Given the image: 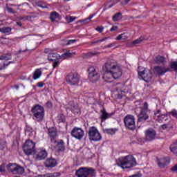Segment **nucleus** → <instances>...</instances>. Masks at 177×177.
Wrapping results in <instances>:
<instances>
[{
	"label": "nucleus",
	"mask_w": 177,
	"mask_h": 177,
	"mask_svg": "<svg viewBox=\"0 0 177 177\" xmlns=\"http://www.w3.org/2000/svg\"><path fill=\"white\" fill-rule=\"evenodd\" d=\"M153 71L155 74H157L158 75H164L165 73L171 71V68L158 66L154 68Z\"/></svg>",
	"instance_id": "nucleus-15"
},
{
	"label": "nucleus",
	"mask_w": 177,
	"mask_h": 177,
	"mask_svg": "<svg viewBox=\"0 0 177 177\" xmlns=\"http://www.w3.org/2000/svg\"><path fill=\"white\" fill-rule=\"evenodd\" d=\"M109 38H110V37H104L101 39H98V40L94 41V44H99V42H104V41H106V39H109Z\"/></svg>",
	"instance_id": "nucleus-45"
},
{
	"label": "nucleus",
	"mask_w": 177,
	"mask_h": 177,
	"mask_svg": "<svg viewBox=\"0 0 177 177\" xmlns=\"http://www.w3.org/2000/svg\"><path fill=\"white\" fill-rule=\"evenodd\" d=\"M169 162H170V160L168 158H162L158 160V167H160V168H164V167H166V165H168Z\"/></svg>",
	"instance_id": "nucleus-19"
},
{
	"label": "nucleus",
	"mask_w": 177,
	"mask_h": 177,
	"mask_svg": "<svg viewBox=\"0 0 177 177\" xmlns=\"http://www.w3.org/2000/svg\"><path fill=\"white\" fill-rule=\"evenodd\" d=\"M124 122L125 127L128 128V129H131L133 131L135 129V117L132 115H127L124 118Z\"/></svg>",
	"instance_id": "nucleus-11"
},
{
	"label": "nucleus",
	"mask_w": 177,
	"mask_h": 177,
	"mask_svg": "<svg viewBox=\"0 0 177 177\" xmlns=\"http://www.w3.org/2000/svg\"><path fill=\"white\" fill-rule=\"evenodd\" d=\"M57 147L59 151H63L66 149L63 140H60L59 142L57 143Z\"/></svg>",
	"instance_id": "nucleus-27"
},
{
	"label": "nucleus",
	"mask_w": 177,
	"mask_h": 177,
	"mask_svg": "<svg viewBox=\"0 0 177 177\" xmlns=\"http://www.w3.org/2000/svg\"><path fill=\"white\" fill-rule=\"evenodd\" d=\"M138 77H141V78L144 80L145 82H150L153 78V73H151V71L142 66H139Z\"/></svg>",
	"instance_id": "nucleus-7"
},
{
	"label": "nucleus",
	"mask_w": 177,
	"mask_h": 177,
	"mask_svg": "<svg viewBox=\"0 0 177 177\" xmlns=\"http://www.w3.org/2000/svg\"><path fill=\"white\" fill-rule=\"evenodd\" d=\"M129 1H131V0H121V3L122 5H127V3H128V2H129Z\"/></svg>",
	"instance_id": "nucleus-51"
},
{
	"label": "nucleus",
	"mask_w": 177,
	"mask_h": 177,
	"mask_svg": "<svg viewBox=\"0 0 177 177\" xmlns=\"http://www.w3.org/2000/svg\"><path fill=\"white\" fill-rule=\"evenodd\" d=\"M12 31V29L9 27H4L0 28V32H2L3 34H9Z\"/></svg>",
	"instance_id": "nucleus-30"
},
{
	"label": "nucleus",
	"mask_w": 177,
	"mask_h": 177,
	"mask_svg": "<svg viewBox=\"0 0 177 177\" xmlns=\"http://www.w3.org/2000/svg\"><path fill=\"white\" fill-rule=\"evenodd\" d=\"M59 17V14L56 12H53L50 15V19L51 21H55Z\"/></svg>",
	"instance_id": "nucleus-32"
},
{
	"label": "nucleus",
	"mask_w": 177,
	"mask_h": 177,
	"mask_svg": "<svg viewBox=\"0 0 177 177\" xmlns=\"http://www.w3.org/2000/svg\"><path fill=\"white\" fill-rule=\"evenodd\" d=\"M32 132H34V130H32V128L30 127H27L25 130V133L28 136H32Z\"/></svg>",
	"instance_id": "nucleus-31"
},
{
	"label": "nucleus",
	"mask_w": 177,
	"mask_h": 177,
	"mask_svg": "<svg viewBox=\"0 0 177 177\" xmlns=\"http://www.w3.org/2000/svg\"><path fill=\"white\" fill-rule=\"evenodd\" d=\"M170 67L172 68V70H174V71H177V61L171 62L170 64Z\"/></svg>",
	"instance_id": "nucleus-38"
},
{
	"label": "nucleus",
	"mask_w": 177,
	"mask_h": 177,
	"mask_svg": "<svg viewBox=\"0 0 177 177\" xmlns=\"http://www.w3.org/2000/svg\"><path fill=\"white\" fill-rule=\"evenodd\" d=\"M122 14L121 12L117 13L113 17V21H118V20H121L122 18Z\"/></svg>",
	"instance_id": "nucleus-36"
},
{
	"label": "nucleus",
	"mask_w": 177,
	"mask_h": 177,
	"mask_svg": "<svg viewBox=\"0 0 177 177\" xmlns=\"http://www.w3.org/2000/svg\"><path fill=\"white\" fill-rule=\"evenodd\" d=\"M7 10L9 13H13V9L12 8H8Z\"/></svg>",
	"instance_id": "nucleus-56"
},
{
	"label": "nucleus",
	"mask_w": 177,
	"mask_h": 177,
	"mask_svg": "<svg viewBox=\"0 0 177 177\" xmlns=\"http://www.w3.org/2000/svg\"><path fill=\"white\" fill-rule=\"evenodd\" d=\"M162 129H167L168 128V124H162Z\"/></svg>",
	"instance_id": "nucleus-55"
},
{
	"label": "nucleus",
	"mask_w": 177,
	"mask_h": 177,
	"mask_svg": "<svg viewBox=\"0 0 177 177\" xmlns=\"http://www.w3.org/2000/svg\"><path fill=\"white\" fill-rule=\"evenodd\" d=\"M88 78L91 82H96L100 78V75L96 71V69L93 66H91L88 69Z\"/></svg>",
	"instance_id": "nucleus-12"
},
{
	"label": "nucleus",
	"mask_w": 177,
	"mask_h": 177,
	"mask_svg": "<svg viewBox=\"0 0 177 177\" xmlns=\"http://www.w3.org/2000/svg\"><path fill=\"white\" fill-rule=\"evenodd\" d=\"M59 176H60V173L46 174L41 176V177H59Z\"/></svg>",
	"instance_id": "nucleus-34"
},
{
	"label": "nucleus",
	"mask_w": 177,
	"mask_h": 177,
	"mask_svg": "<svg viewBox=\"0 0 177 177\" xmlns=\"http://www.w3.org/2000/svg\"><path fill=\"white\" fill-rule=\"evenodd\" d=\"M171 171H172V172H176L177 173V164L171 167Z\"/></svg>",
	"instance_id": "nucleus-50"
},
{
	"label": "nucleus",
	"mask_w": 177,
	"mask_h": 177,
	"mask_svg": "<svg viewBox=\"0 0 177 177\" xmlns=\"http://www.w3.org/2000/svg\"><path fill=\"white\" fill-rule=\"evenodd\" d=\"M117 165L122 168V169H127L128 168H132L136 165V160L132 155L124 156V158H120L117 160Z\"/></svg>",
	"instance_id": "nucleus-3"
},
{
	"label": "nucleus",
	"mask_w": 177,
	"mask_h": 177,
	"mask_svg": "<svg viewBox=\"0 0 177 177\" xmlns=\"http://www.w3.org/2000/svg\"><path fill=\"white\" fill-rule=\"evenodd\" d=\"M59 54L57 53H49L48 60H49V62H56V60H59Z\"/></svg>",
	"instance_id": "nucleus-22"
},
{
	"label": "nucleus",
	"mask_w": 177,
	"mask_h": 177,
	"mask_svg": "<svg viewBox=\"0 0 177 177\" xmlns=\"http://www.w3.org/2000/svg\"><path fill=\"white\" fill-rule=\"evenodd\" d=\"M4 148H5V145H3V146L0 145V150H3Z\"/></svg>",
	"instance_id": "nucleus-57"
},
{
	"label": "nucleus",
	"mask_w": 177,
	"mask_h": 177,
	"mask_svg": "<svg viewBox=\"0 0 177 177\" xmlns=\"http://www.w3.org/2000/svg\"><path fill=\"white\" fill-rule=\"evenodd\" d=\"M117 129H105L104 133L108 135H115V132H117Z\"/></svg>",
	"instance_id": "nucleus-29"
},
{
	"label": "nucleus",
	"mask_w": 177,
	"mask_h": 177,
	"mask_svg": "<svg viewBox=\"0 0 177 177\" xmlns=\"http://www.w3.org/2000/svg\"><path fill=\"white\" fill-rule=\"evenodd\" d=\"M48 135L50 138H56L57 136V130L54 127L48 129Z\"/></svg>",
	"instance_id": "nucleus-24"
},
{
	"label": "nucleus",
	"mask_w": 177,
	"mask_h": 177,
	"mask_svg": "<svg viewBox=\"0 0 177 177\" xmlns=\"http://www.w3.org/2000/svg\"><path fill=\"white\" fill-rule=\"evenodd\" d=\"M160 113H161L160 109H158L156 112L154 113V119L158 122L161 123L162 122V121H164V118H166V117H168V114L167 113L160 114Z\"/></svg>",
	"instance_id": "nucleus-16"
},
{
	"label": "nucleus",
	"mask_w": 177,
	"mask_h": 177,
	"mask_svg": "<svg viewBox=\"0 0 177 177\" xmlns=\"http://www.w3.org/2000/svg\"><path fill=\"white\" fill-rule=\"evenodd\" d=\"M93 16H95L94 15H90L88 17L86 18L85 19L81 21L82 23H84V21H85L86 23H89L91 20V19H93Z\"/></svg>",
	"instance_id": "nucleus-42"
},
{
	"label": "nucleus",
	"mask_w": 177,
	"mask_h": 177,
	"mask_svg": "<svg viewBox=\"0 0 177 177\" xmlns=\"http://www.w3.org/2000/svg\"><path fill=\"white\" fill-rule=\"evenodd\" d=\"M37 15L32 14L30 15L26 16L24 18V20H28V21H32L33 20H35V19H36Z\"/></svg>",
	"instance_id": "nucleus-33"
},
{
	"label": "nucleus",
	"mask_w": 177,
	"mask_h": 177,
	"mask_svg": "<svg viewBox=\"0 0 177 177\" xmlns=\"http://www.w3.org/2000/svg\"><path fill=\"white\" fill-rule=\"evenodd\" d=\"M10 59H12V55L10 54L0 56V60H10Z\"/></svg>",
	"instance_id": "nucleus-35"
},
{
	"label": "nucleus",
	"mask_w": 177,
	"mask_h": 177,
	"mask_svg": "<svg viewBox=\"0 0 177 177\" xmlns=\"http://www.w3.org/2000/svg\"><path fill=\"white\" fill-rule=\"evenodd\" d=\"M95 30L96 31H98V32H103L104 28H103V26H98L95 28Z\"/></svg>",
	"instance_id": "nucleus-47"
},
{
	"label": "nucleus",
	"mask_w": 177,
	"mask_h": 177,
	"mask_svg": "<svg viewBox=\"0 0 177 177\" xmlns=\"http://www.w3.org/2000/svg\"><path fill=\"white\" fill-rule=\"evenodd\" d=\"M156 131L149 129L145 131V137L146 140H148V142H151V140H154L156 139Z\"/></svg>",
	"instance_id": "nucleus-17"
},
{
	"label": "nucleus",
	"mask_w": 177,
	"mask_h": 177,
	"mask_svg": "<svg viewBox=\"0 0 177 177\" xmlns=\"http://www.w3.org/2000/svg\"><path fill=\"white\" fill-rule=\"evenodd\" d=\"M41 75H42V71L41 69H36L33 73V80H38V78H41Z\"/></svg>",
	"instance_id": "nucleus-26"
},
{
	"label": "nucleus",
	"mask_w": 177,
	"mask_h": 177,
	"mask_svg": "<svg viewBox=\"0 0 177 177\" xmlns=\"http://www.w3.org/2000/svg\"><path fill=\"white\" fill-rule=\"evenodd\" d=\"M66 82L72 86H78L80 81H81V76L77 73H70L66 75Z\"/></svg>",
	"instance_id": "nucleus-6"
},
{
	"label": "nucleus",
	"mask_w": 177,
	"mask_h": 177,
	"mask_svg": "<svg viewBox=\"0 0 177 177\" xmlns=\"http://www.w3.org/2000/svg\"><path fill=\"white\" fill-rule=\"evenodd\" d=\"M6 171V169L5 167V163H3L0 165V172L1 174H3Z\"/></svg>",
	"instance_id": "nucleus-44"
},
{
	"label": "nucleus",
	"mask_w": 177,
	"mask_h": 177,
	"mask_svg": "<svg viewBox=\"0 0 177 177\" xmlns=\"http://www.w3.org/2000/svg\"><path fill=\"white\" fill-rule=\"evenodd\" d=\"M15 88L17 89V91L19 90V86H15Z\"/></svg>",
	"instance_id": "nucleus-59"
},
{
	"label": "nucleus",
	"mask_w": 177,
	"mask_h": 177,
	"mask_svg": "<svg viewBox=\"0 0 177 177\" xmlns=\"http://www.w3.org/2000/svg\"><path fill=\"white\" fill-rule=\"evenodd\" d=\"M44 85H45V84L42 82H39L37 84V86H38V88H44Z\"/></svg>",
	"instance_id": "nucleus-49"
},
{
	"label": "nucleus",
	"mask_w": 177,
	"mask_h": 177,
	"mask_svg": "<svg viewBox=\"0 0 177 177\" xmlns=\"http://www.w3.org/2000/svg\"><path fill=\"white\" fill-rule=\"evenodd\" d=\"M53 68H56V67H59V64H60V62H59V59H56L55 61H53Z\"/></svg>",
	"instance_id": "nucleus-43"
},
{
	"label": "nucleus",
	"mask_w": 177,
	"mask_h": 177,
	"mask_svg": "<svg viewBox=\"0 0 177 177\" xmlns=\"http://www.w3.org/2000/svg\"><path fill=\"white\" fill-rule=\"evenodd\" d=\"M143 39H145V38L140 37V38L133 41H132V45H138V44H140V42H142V41H143Z\"/></svg>",
	"instance_id": "nucleus-40"
},
{
	"label": "nucleus",
	"mask_w": 177,
	"mask_h": 177,
	"mask_svg": "<svg viewBox=\"0 0 177 177\" xmlns=\"http://www.w3.org/2000/svg\"><path fill=\"white\" fill-rule=\"evenodd\" d=\"M40 8H46V7H44L42 6H39Z\"/></svg>",
	"instance_id": "nucleus-62"
},
{
	"label": "nucleus",
	"mask_w": 177,
	"mask_h": 177,
	"mask_svg": "<svg viewBox=\"0 0 177 177\" xmlns=\"http://www.w3.org/2000/svg\"><path fill=\"white\" fill-rule=\"evenodd\" d=\"M93 174V169L91 168L81 167L76 171L78 177H88Z\"/></svg>",
	"instance_id": "nucleus-13"
},
{
	"label": "nucleus",
	"mask_w": 177,
	"mask_h": 177,
	"mask_svg": "<svg viewBox=\"0 0 177 177\" xmlns=\"http://www.w3.org/2000/svg\"><path fill=\"white\" fill-rule=\"evenodd\" d=\"M46 157H48V152L44 149H38L37 153L34 155V158L37 160V161L45 160Z\"/></svg>",
	"instance_id": "nucleus-14"
},
{
	"label": "nucleus",
	"mask_w": 177,
	"mask_h": 177,
	"mask_svg": "<svg viewBox=\"0 0 177 177\" xmlns=\"http://www.w3.org/2000/svg\"><path fill=\"white\" fill-rule=\"evenodd\" d=\"M17 26L21 27V22H17Z\"/></svg>",
	"instance_id": "nucleus-58"
},
{
	"label": "nucleus",
	"mask_w": 177,
	"mask_h": 177,
	"mask_svg": "<svg viewBox=\"0 0 177 177\" xmlns=\"http://www.w3.org/2000/svg\"><path fill=\"white\" fill-rule=\"evenodd\" d=\"M73 55H75V52L71 53L70 51H67L61 55H59V60H60V59H62V60H66V59L71 57V56H73Z\"/></svg>",
	"instance_id": "nucleus-20"
},
{
	"label": "nucleus",
	"mask_w": 177,
	"mask_h": 177,
	"mask_svg": "<svg viewBox=\"0 0 177 177\" xmlns=\"http://www.w3.org/2000/svg\"><path fill=\"white\" fill-rule=\"evenodd\" d=\"M71 110L74 114H78V113H80V107L77 104H73L71 107Z\"/></svg>",
	"instance_id": "nucleus-28"
},
{
	"label": "nucleus",
	"mask_w": 177,
	"mask_h": 177,
	"mask_svg": "<svg viewBox=\"0 0 177 177\" xmlns=\"http://www.w3.org/2000/svg\"><path fill=\"white\" fill-rule=\"evenodd\" d=\"M165 121H168V118H165Z\"/></svg>",
	"instance_id": "nucleus-63"
},
{
	"label": "nucleus",
	"mask_w": 177,
	"mask_h": 177,
	"mask_svg": "<svg viewBox=\"0 0 177 177\" xmlns=\"http://www.w3.org/2000/svg\"><path fill=\"white\" fill-rule=\"evenodd\" d=\"M23 150L26 156L33 154V153L35 152V142L32 140H26L24 145Z\"/></svg>",
	"instance_id": "nucleus-9"
},
{
	"label": "nucleus",
	"mask_w": 177,
	"mask_h": 177,
	"mask_svg": "<svg viewBox=\"0 0 177 177\" xmlns=\"http://www.w3.org/2000/svg\"><path fill=\"white\" fill-rule=\"evenodd\" d=\"M106 71L104 72L102 78L106 82L113 78V80H118L122 76V68L121 65L116 61L111 60L105 64Z\"/></svg>",
	"instance_id": "nucleus-1"
},
{
	"label": "nucleus",
	"mask_w": 177,
	"mask_h": 177,
	"mask_svg": "<svg viewBox=\"0 0 177 177\" xmlns=\"http://www.w3.org/2000/svg\"><path fill=\"white\" fill-rule=\"evenodd\" d=\"M57 164V162L53 158H48L44 162V165L46 168H53L56 167Z\"/></svg>",
	"instance_id": "nucleus-18"
},
{
	"label": "nucleus",
	"mask_w": 177,
	"mask_h": 177,
	"mask_svg": "<svg viewBox=\"0 0 177 177\" xmlns=\"http://www.w3.org/2000/svg\"><path fill=\"white\" fill-rule=\"evenodd\" d=\"M122 88H124V85L121 83H118L116 84V91L117 92H122Z\"/></svg>",
	"instance_id": "nucleus-39"
},
{
	"label": "nucleus",
	"mask_w": 177,
	"mask_h": 177,
	"mask_svg": "<svg viewBox=\"0 0 177 177\" xmlns=\"http://www.w3.org/2000/svg\"><path fill=\"white\" fill-rule=\"evenodd\" d=\"M147 111H149V104L147 102L142 103L139 101L136 102L135 113L138 115L140 122H143V121L149 120Z\"/></svg>",
	"instance_id": "nucleus-2"
},
{
	"label": "nucleus",
	"mask_w": 177,
	"mask_h": 177,
	"mask_svg": "<svg viewBox=\"0 0 177 177\" xmlns=\"http://www.w3.org/2000/svg\"><path fill=\"white\" fill-rule=\"evenodd\" d=\"M168 114H170V115H172V117L177 120V111L176 109H173L171 111L168 112Z\"/></svg>",
	"instance_id": "nucleus-41"
},
{
	"label": "nucleus",
	"mask_w": 177,
	"mask_h": 177,
	"mask_svg": "<svg viewBox=\"0 0 177 177\" xmlns=\"http://www.w3.org/2000/svg\"><path fill=\"white\" fill-rule=\"evenodd\" d=\"M47 103L49 104V103H50V102H48Z\"/></svg>",
	"instance_id": "nucleus-64"
},
{
	"label": "nucleus",
	"mask_w": 177,
	"mask_h": 177,
	"mask_svg": "<svg viewBox=\"0 0 177 177\" xmlns=\"http://www.w3.org/2000/svg\"><path fill=\"white\" fill-rule=\"evenodd\" d=\"M45 53H48V49L45 50Z\"/></svg>",
	"instance_id": "nucleus-61"
},
{
	"label": "nucleus",
	"mask_w": 177,
	"mask_h": 177,
	"mask_svg": "<svg viewBox=\"0 0 177 177\" xmlns=\"http://www.w3.org/2000/svg\"><path fill=\"white\" fill-rule=\"evenodd\" d=\"M110 117H111V114L107 113V111H106V109H102L101 111V121H106V120H107L108 118H110Z\"/></svg>",
	"instance_id": "nucleus-21"
},
{
	"label": "nucleus",
	"mask_w": 177,
	"mask_h": 177,
	"mask_svg": "<svg viewBox=\"0 0 177 177\" xmlns=\"http://www.w3.org/2000/svg\"><path fill=\"white\" fill-rule=\"evenodd\" d=\"M128 38H129V34L124 32L119 35L115 39L116 41H120L121 39H123V40L128 39Z\"/></svg>",
	"instance_id": "nucleus-25"
},
{
	"label": "nucleus",
	"mask_w": 177,
	"mask_h": 177,
	"mask_svg": "<svg viewBox=\"0 0 177 177\" xmlns=\"http://www.w3.org/2000/svg\"><path fill=\"white\" fill-rule=\"evenodd\" d=\"M7 169L8 172H11L14 175H20L21 174H24V169L16 163H9L7 165Z\"/></svg>",
	"instance_id": "nucleus-8"
},
{
	"label": "nucleus",
	"mask_w": 177,
	"mask_h": 177,
	"mask_svg": "<svg viewBox=\"0 0 177 177\" xmlns=\"http://www.w3.org/2000/svg\"><path fill=\"white\" fill-rule=\"evenodd\" d=\"M74 42H77V40L76 39L68 40V42L66 43V45H71L72 44H74Z\"/></svg>",
	"instance_id": "nucleus-48"
},
{
	"label": "nucleus",
	"mask_w": 177,
	"mask_h": 177,
	"mask_svg": "<svg viewBox=\"0 0 177 177\" xmlns=\"http://www.w3.org/2000/svg\"><path fill=\"white\" fill-rule=\"evenodd\" d=\"M75 19H77V17H72V16H68V17H66L65 18L66 21H67V23H73V21H74Z\"/></svg>",
	"instance_id": "nucleus-37"
},
{
	"label": "nucleus",
	"mask_w": 177,
	"mask_h": 177,
	"mask_svg": "<svg viewBox=\"0 0 177 177\" xmlns=\"http://www.w3.org/2000/svg\"><path fill=\"white\" fill-rule=\"evenodd\" d=\"M10 62L9 63H8L7 64H3V65L0 64V71L1 70H5V68H6V67H8V66H9V64H10Z\"/></svg>",
	"instance_id": "nucleus-46"
},
{
	"label": "nucleus",
	"mask_w": 177,
	"mask_h": 177,
	"mask_svg": "<svg viewBox=\"0 0 177 177\" xmlns=\"http://www.w3.org/2000/svg\"><path fill=\"white\" fill-rule=\"evenodd\" d=\"M166 62H167V61L165 60V57H164L162 56L158 55L155 58V63H156V64H164Z\"/></svg>",
	"instance_id": "nucleus-23"
},
{
	"label": "nucleus",
	"mask_w": 177,
	"mask_h": 177,
	"mask_svg": "<svg viewBox=\"0 0 177 177\" xmlns=\"http://www.w3.org/2000/svg\"><path fill=\"white\" fill-rule=\"evenodd\" d=\"M95 55H97V53H96V52L88 53V56H95Z\"/></svg>",
	"instance_id": "nucleus-53"
},
{
	"label": "nucleus",
	"mask_w": 177,
	"mask_h": 177,
	"mask_svg": "<svg viewBox=\"0 0 177 177\" xmlns=\"http://www.w3.org/2000/svg\"><path fill=\"white\" fill-rule=\"evenodd\" d=\"M72 138H75L77 140H81L85 136V131L80 127H74L71 133Z\"/></svg>",
	"instance_id": "nucleus-10"
},
{
	"label": "nucleus",
	"mask_w": 177,
	"mask_h": 177,
	"mask_svg": "<svg viewBox=\"0 0 177 177\" xmlns=\"http://www.w3.org/2000/svg\"><path fill=\"white\" fill-rule=\"evenodd\" d=\"M114 46V44H109L107 46H106L104 49H106V48H113V46Z\"/></svg>",
	"instance_id": "nucleus-54"
},
{
	"label": "nucleus",
	"mask_w": 177,
	"mask_h": 177,
	"mask_svg": "<svg viewBox=\"0 0 177 177\" xmlns=\"http://www.w3.org/2000/svg\"><path fill=\"white\" fill-rule=\"evenodd\" d=\"M116 30H118V26H113L111 29L110 31H116Z\"/></svg>",
	"instance_id": "nucleus-52"
},
{
	"label": "nucleus",
	"mask_w": 177,
	"mask_h": 177,
	"mask_svg": "<svg viewBox=\"0 0 177 177\" xmlns=\"http://www.w3.org/2000/svg\"><path fill=\"white\" fill-rule=\"evenodd\" d=\"M3 24V22L2 21H0V26H2Z\"/></svg>",
	"instance_id": "nucleus-60"
},
{
	"label": "nucleus",
	"mask_w": 177,
	"mask_h": 177,
	"mask_svg": "<svg viewBox=\"0 0 177 177\" xmlns=\"http://www.w3.org/2000/svg\"><path fill=\"white\" fill-rule=\"evenodd\" d=\"M31 111L37 121H42L44 120V117H45V109L44 106L37 104L32 108Z\"/></svg>",
	"instance_id": "nucleus-4"
},
{
	"label": "nucleus",
	"mask_w": 177,
	"mask_h": 177,
	"mask_svg": "<svg viewBox=\"0 0 177 177\" xmlns=\"http://www.w3.org/2000/svg\"><path fill=\"white\" fill-rule=\"evenodd\" d=\"M88 135L91 142H100L102 140V134L99 132L97 127L95 126L89 127Z\"/></svg>",
	"instance_id": "nucleus-5"
}]
</instances>
